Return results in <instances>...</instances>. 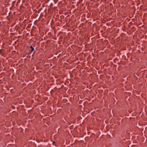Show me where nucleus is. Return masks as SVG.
<instances>
[{
  "label": "nucleus",
  "mask_w": 147,
  "mask_h": 147,
  "mask_svg": "<svg viewBox=\"0 0 147 147\" xmlns=\"http://www.w3.org/2000/svg\"><path fill=\"white\" fill-rule=\"evenodd\" d=\"M91 24H92V23H91V22H88V24H87V25H88V27L90 26L91 25Z\"/></svg>",
  "instance_id": "2"
},
{
  "label": "nucleus",
  "mask_w": 147,
  "mask_h": 147,
  "mask_svg": "<svg viewBox=\"0 0 147 147\" xmlns=\"http://www.w3.org/2000/svg\"><path fill=\"white\" fill-rule=\"evenodd\" d=\"M30 48L31 49V50L30 51V53L28 54V55H30L33 51L34 50V49L32 46H30Z\"/></svg>",
  "instance_id": "1"
},
{
  "label": "nucleus",
  "mask_w": 147,
  "mask_h": 147,
  "mask_svg": "<svg viewBox=\"0 0 147 147\" xmlns=\"http://www.w3.org/2000/svg\"><path fill=\"white\" fill-rule=\"evenodd\" d=\"M55 143V141H54L53 142V144L54 145V144Z\"/></svg>",
  "instance_id": "3"
},
{
  "label": "nucleus",
  "mask_w": 147,
  "mask_h": 147,
  "mask_svg": "<svg viewBox=\"0 0 147 147\" xmlns=\"http://www.w3.org/2000/svg\"><path fill=\"white\" fill-rule=\"evenodd\" d=\"M14 107H13V109H14Z\"/></svg>",
  "instance_id": "5"
},
{
  "label": "nucleus",
  "mask_w": 147,
  "mask_h": 147,
  "mask_svg": "<svg viewBox=\"0 0 147 147\" xmlns=\"http://www.w3.org/2000/svg\"><path fill=\"white\" fill-rule=\"evenodd\" d=\"M14 107H13V109H14Z\"/></svg>",
  "instance_id": "4"
}]
</instances>
